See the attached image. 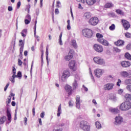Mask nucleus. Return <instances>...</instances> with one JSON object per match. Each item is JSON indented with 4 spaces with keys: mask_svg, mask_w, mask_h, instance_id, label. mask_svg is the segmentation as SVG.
I'll return each mask as SVG.
<instances>
[{
    "mask_svg": "<svg viewBox=\"0 0 131 131\" xmlns=\"http://www.w3.org/2000/svg\"><path fill=\"white\" fill-rule=\"evenodd\" d=\"M79 127L83 131H90V124L85 120H82L79 122Z\"/></svg>",
    "mask_w": 131,
    "mask_h": 131,
    "instance_id": "nucleus-1",
    "label": "nucleus"
},
{
    "mask_svg": "<svg viewBox=\"0 0 131 131\" xmlns=\"http://www.w3.org/2000/svg\"><path fill=\"white\" fill-rule=\"evenodd\" d=\"M119 109L123 112H126L131 109V102L125 101L122 102L120 106Z\"/></svg>",
    "mask_w": 131,
    "mask_h": 131,
    "instance_id": "nucleus-2",
    "label": "nucleus"
},
{
    "mask_svg": "<svg viewBox=\"0 0 131 131\" xmlns=\"http://www.w3.org/2000/svg\"><path fill=\"white\" fill-rule=\"evenodd\" d=\"M82 34L84 36L90 38L92 37L93 35V31L88 28H85L82 31Z\"/></svg>",
    "mask_w": 131,
    "mask_h": 131,
    "instance_id": "nucleus-3",
    "label": "nucleus"
},
{
    "mask_svg": "<svg viewBox=\"0 0 131 131\" xmlns=\"http://www.w3.org/2000/svg\"><path fill=\"white\" fill-rule=\"evenodd\" d=\"M93 60L95 63L98 65L103 66H105V60L100 57L96 56L93 58Z\"/></svg>",
    "mask_w": 131,
    "mask_h": 131,
    "instance_id": "nucleus-4",
    "label": "nucleus"
},
{
    "mask_svg": "<svg viewBox=\"0 0 131 131\" xmlns=\"http://www.w3.org/2000/svg\"><path fill=\"white\" fill-rule=\"evenodd\" d=\"M70 75L71 74L69 70L64 71L59 80L61 82H65L67 79L70 76Z\"/></svg>",
    "mask_w": 131,
    "mask_h": 131,
    "instance_id": "nucleus-5",
    "label": "nucleus"
},
{
    "mask_svg": "<svg viewBox=\"0 0 131 131\" xmlns=\"http://www.w3.org/2000/svg\"><path fill=\"white\" fill-rule=\"evenodd\" d=\"M89 23L93 26H96L99 23V19L97 17H94L90 18Z\"/></svg>",
    "mask_w": 131,
    "mask_h": 131,
    "instance_id": "nucleus-6",
    "label": "nucleus"
},
{
    "mask_svg": "<svg viewBox=\"0 0 131 131\" xmlns=\"http://www.w3.org/2000/svg\"><path fill=\"white\" fill-rule=\"evenodd\" d=\"M75 76V79L73 82L72 86L73 90H76L78 87V81L80 80V77L78 75H76Z\"/></svg>",
    "mask_w": 131,
    "mask_h": 131,
    "instance_id": "nucleus-7",
    "label": "nucleus"
},
{
    "mask_svg": "<svg viewBox=\"0 0 131 131\" xmlns=\"http://www.w3.org/2000/svg\"><path fill=\"white\" fill-rule=\"evenodd\" d=\"M94 49L95 51L98 53H102L103 51V46L102 45H99V44H95L94 45Z\"/></svg>",
    "mask_w": 131,
    "mask_h": 131,
    "instance_id": "nucleus-8",
    "label": "nucleus"
},
{
    "mask_svg": "<svg viewBox=\"0 0 131 131\" xmlns=\"http://www.w3.org/2000/svg\"><path fill=\"white\" fill-rule=\"evenodd\" d=\"M123 121V118L122 116L118 115L115 118V124L116 125L120 124Z\"/></svg>",
    "mask_w": 131,
    "mask_h": 131,
    "instance_id": "nucleus-9",
    "label": "nucleus"
},
{
    "mask_svg": "<svg viewBox=\"0 0 131 131\" xmlns=\"http://www.w3.org/2000/svg\"><path fill=\"white\" fill-rule=\"evenodd\" d=\"M103 72L104 70L100 69L95 70L94 71L95 76H96V77L100 78L102 75Z\"/></svg>",
    "mask_w": 131,
    "mask_h": 131,
    "instance_id": "nucleus-10",
    "label": "nucleus"
},
{
    "mask_svg": "<svg viewBox=\"0 0 131 131\" xmlns=\"http://www.w3.org/2000/svg\"><path fill=\"white\" fill-rule=\"evenodd\" d=\"M69 124V121L64 120L62 121V123L59 124V126L62 128H68Z\"/></svg>",
    "mask_w": 131,
    "mask_h": 131,
    "instance_id": "nucleus-11",
    "label": "nucleus"
},
{
    "mask_svg": "<svg viewBox=\"0 0 131 131\" xmlns=\"http://www.w3.org/2000/svg\"><path fill=\"white\" fill-rule=\"evenodd\" d=\"M122 23L125 30H127L130 27L129 23L126 20L122 19Z\"/></svg>",
    "mask_w": 131,
    "mask_h": 131,
    "instance_id": "nucleus-12",
    "label": "nucleus"
},
{
    "mask_svg": "<svg viewBox=\"0 0 131 131\" xmlns=\"http://www.w3.org/2000/svg\"><path fill=\"white\" fill-rule=\"evenodd\" d=\"M114 84L112 83H108L104 85V89L107 90V91H111V90H113Z\"/></svg>",
    "mask_w": 131,
    "mask_h": 131,
    "instance_id": "nucleus-13",
    "label": "nucleus"
},
{
    "mask_svg": "<svg viewBox=\"0 0 131 131\" xmlns=\"http://www.w3.org/2000/svg\"><path fill=\"white\" fill-rule=\"evenodd\" d=\"M97 41L105 46H108L109 45L108 41L104 38H97Z\"/></svg>",
    "mask_w": 131,
    "mask_h": 131,
    "instance_id": "nucleus-14",
    "label": "nucleus"
},
{
    "mask_svg": "<svg viewBox=\"0 0 131 131\" xmlns=\"http://www.w3.org/2000/svg\"><path fill=\"white\" fill-rule=\"evenodd\" d=\"M64 89H65V91H66V92L67 93H68L69 96H70L71 95H72V92H73V90L72 89L71 86H70V85H69L68 84H67L64 86Z\"/></svg>",
    "mask_w": 131,
    "mask_h": 131,
    "instance_id": "nucleus-15",
    "label": "nucleus"
},
{
    "mask_svg": "<svg viewBox=\"0 0 131 131\" xmlns=\"http://www.w3.org/2000/svg\"><path fill=\"white\" fill-rule=\"evenodd\" d=\"M73 50H70L68 55L66 56L64 58L65 60L69 61L73 57Z\"/></svg>",
    "mask_w": 131,
    "mask_h": 131,
    "instance_id": "nucleus-16",
    "label": "nucleus"
},
{
    "mask_svg": "<svg viewBox=\"0 0 131 131\" xmlns=\"http://www.w3.org/2000/svg\"><path fill=\"white\" fill-rule=\"evenodd\" d=\"M6 114L7 115V123L9 124L12 121V116L9 110H7V111H6Z\"/></svg>",
    "mask_w": 131,
    "mask_h": 131,
    "instance_id": "nucleus-17",
    "label": "nucleus"
},
{
    "mask_svg": "<svg viewBox=\"0 0 131 131\" xmlns=\"http://www.w3.org/2000/svg\"><path fill=\"white\" fill-rule=\"evenodd\" d=\"M76 62L75 60H71L70 61L69 66L70 69L75 71Z\"/></svg>",
    "mask_w": 131,
    "mask_h": 131,
    "instance_id": "nucleus-18",
    "label": "nucleus"
},
{
    "mask_svg": "<svg viewBox=\"0 0 131 131\" xmlns=\"http://www.w3.org/2000/svg\"><path fill=\"white\" fill-rule=\"evenodd\" d=\"M121 66L123 68H128L131 66V63L129 61H123L121 62Z\"/></svg>",
    "mask_w": 131,
    "mask_h": 131,
    "instance_id": "nucleus-19",
    "label": "nucleus"
},
{
    "mask_svg": "<svg viewBox=\"0 0 131 131\" xmlns=\"http://www.w3.org/2000/svg\"><path fill=\"white\" fill-rule=\"evenodd\" d=\"M119 75L121 77H127L129 76V73L126 71H121L119 72Z\"/></svg>",
    "mask_w": 131,
    "mask_h": 131,
    "instance_id": "nucleus-20",
    "label": "nucleus"
},
{
    "mask_svg": "<svg viewBox=\"0 0 131 131\" xmlns=\"http://www.w3.org/2000/svg\"><path fill=\"white\" fill-rule=\"evenodd\" d=\"M76 107L78 109L80 108V96L79 95L76 96Z\"/></svg>",
    "mask_w": 131,
    "mask_h": 131,
    "instance_id": "nucleus-21",
    "label": "nucleus"
},
{
    "mask_svg": "<svg viewBox=\"0 0 131 131\" xmlns=\"http://www.w3.org/2000/svg\"><path fill=\"white\" fill-rule=\"evenodd\" d=\"M125 42L122 40H118L117 42H115V44L118 47H121L124 45Z\"/></svg>",
    "mask_w": 131,
    "mask_h": 131,
    "instance_id": "nucleus-22",
    "label": "nucleus"
},
{
    "mask_svg": "<svg viewBox=\"0 0 131 131\" xmlns=\"http://www.w3.org/2000/svg\"><path fill=\"white\" fill-rule=\"evenodd\" d=\"M125 99L128 101V102H130L131 101V94H126L124 95Z\"/></svg>",
    "mask_w": 131,
    "mask_h": 131,
    "instance_id": "nucleus-23",
    "label": "nucleus"
},
{
    "mask_svg": "<svg viewBox=\"0 0 131 131\" xmlns=\"http://www.w3.org/2000/svg\"><path fill=\"white\" fill-rule=\"evenodd\" d=\"M109 111L112 113L117 114L119 113V110L117 108H109Z\"/></svg>",
    "mask_w": 131,
    "mask_h": 131,
    "instance_id": "nucleus-24",
    "label": "nucleus"
},
{
    "mask_svg": "<svg viewBox=\"0 0 131 131\" xmlns=\"http://www.w3.org/2000/svg\"><path fill=\"white\" fill-rule=\"evenodd\" d=\"M95 3H96V0H86V4L89 6H92Z\"/></svg>",
    "mask_w": 131,
    "mask_h": 131,
    "instance_id": "nucleus-25",
    "label": "nucleus"
},
{
    "mask_svg": "<svg viewBox=\"0 0 131 131\" xmlns=\"http://www.w3.org/2000/svg\"><path fill=\"white\" fill-rule=\"evenodd\" d=\"M91 13L89 12H86L84 14V17L86 19H90L91 18Z\"/></svg>",
    "mask_w": 131,
    "mask_h": 131,
    "instance_id": "nucleus-26",
    "label": "nucleus"
},
{
    "mask_svg": "<svg viewBox=\"0 0 131 131\" xmlns=\"http://www.w3.org/2000/svg\"><path fill=\"white\" fill-rule=\"evenodd\" d=\"M71 45L75 48L77 49L78 48L77 44L75 39H73L71 41Z\"/></svg>",
    "mask_w": 131,
    "mask_h": 131,
    "instance_id": "nucleus-27",
    "label": "nucleus"
},
{
    "mask_svg": "<svg viewBox=\"0 0 131 131\" xmlns=\"http://www.w3.org/2000/svg\"><path fill=\"white\" fill-rule=\"evenodd\" d=\"M61 113H62L61 105V104H60L58 107V110H57V117H60Z\"/></svg>",
    "mask_w": 131,
    "mask_h": 131,
    "instance_id": "nucleus-28",
    "label": "nucleus"
},
{
    "mask_svg": "<svg viewBox=\"0 0 131 131\" xmlns=\"http://www.w3.org/2000/svg\"><path fill=\"white\" fill-rule=\"evenodd\" d=\"M27 34V29H26L23 30L21 32V36H23V37H26Z\"/></svg>",
    "mask_w": 131,
    "mask_h": 131,
    "instance_id": "nucleus-29",
    "label": "nucleus"
},
{
    "mask_svg": "<svg viewBox=\"0 0 131 131\" xmlns=\"http://www.w3.org/2000/svg\"><path fill=\"white\" fill-rule=\"evenodd\" d=\"M6 117L3 116L0 118V125L3 124L6 120Z\"/></svg>",
    "mask_w": 131,
    "mask_h": 131,
    "instance_id": "nucleus-30",
    "label": "nucleus"
},
{
    "mask_svg": "<svg viewBox=\"0 0 131 131\" xmlns=\"http://www.w3.org/2000/svg\"><path fill=\"white\" fill-rule=\"evenodd\" d=\"M105 8H111L114 7V5L111 3H106L104 6Z\"/></svg>",
    "mask_w": 131,
    "mask_h": 131,
    "instance_id": "nucleus-31",
    "label": "nucleus"
},
{
    "mask_svg": "<svg viewBox=\"0 0 131 131\" xmlns=\"http://www.w3.org/2000/svg\"><path fill=\"white\" fill-rule=\"evenodd\" d=\"M95 126H96V128L98 129L102 128V125L99 121H96V122H95Z\"/></svg>",
    "mask_w": 131,
    "mask_h": 131,
    "instance_id": "nucleus-32",
    "label": "nucleus"
},
{
    "mask_svg": "<svg viewBox=\"0 0 131 131\" xmlns=\"http://www.w3.org/2000/svg\"><path fill=\"white\" fill-rule=\"evenodd\" d=\"M46 60H47V62L48 64H49V48L48 47H47L46 48Z\"/></svg>",
    "mask_w": 131,
    "mask_h": 131,
    "instance_id": "nucleus-33",
    "label": "nucleus"
},
{
    "mask_svg": "<svg viewBox=\"0 0 131 131\" xmlns=\"http://www.w3.org/2000/svg\"><path fill=\"white\" fill-rule=\"evenodd\" d=\"M15 78H16V75H12V77L9 78V80H10V81H11V83H14Z\"/></svg>",
    "mask_w": 131,
    "mask_h": 131,
    "instance_id": "nucleus-34",
    "label": "nucleus"
},
{
    "mask_svg": "<svg viewBox=\"0 0 131 131\" xmlns=\"http://www.w3.org/2000/svg\"><path fill=\"white\" fill-rule=\"evenodd\" d=\"M89 71H90V74L91 78V79H92V81H93L94 82H95V78H94V76H93V74H92V70H91V68L89 69Z\"/></svg>",
    "mask_w": 131,
    "mask_h": 131,
    "instance_id": "nucleus-35",
    "label": "nucleus"
},
{
    "mask_svg": "<svg viewBox=\"0 0 131 131\" xmlns=\"http://www.w3.org/2000/svg\"><path fill=\"white\" fill-rule=\"evenodd\" d=\"M124 56L127 59L131 60V55L129 53H126Z\"/></svg>",
    "mask_w": 131,
    "mask_h": 131,
    "instance_id": "nucleus-36",
    "label": "nucleus"
},
{
    "mask_svg": "<svg viewBox=\"0 0 131 131\" xmlns=\"http://www.w3.org/2000/svg\"><path fill=\"white\" fill-rule=\"evenodd\" d=\"M31 8V6L30 5V4L27 5L26 6V9H25V11H28V13H30V9Z\"/></svg>",
    "mask_w": 131,
    "mask_h": 131,
    "instance_id": "nucleus-37",
    "label": "nucleus"
},
{
    "mask_svg": "<svg viewBox=\"0 0 131 131\" xmlns=\"http://www.w3.org/2000/svg\"><path fill=\"white\" fill-rule=\"evenodd\" d=\"M16 77H18L19 79H20L22 77V74L20 71L17 72V75H16Z\"/></svg>",
    "mask_w": 131,
    "mask_h": 131,
    "instance_id": "nucleus-38",
    "label": "nucleus"
},
{
    "mask_svg": "<svg viewBox=\"0 0 131 131\" xmlns=\"http://www.w3.org/2000/svg\"><path fill=\"white\" fill-rule=\"evenodd\" d=\"M116 12L118 14H120V15H123L124 14V12L120 9H117L116 10Z\"/></svg>",
    "mask_w": 131,
    "mask_h": 131,
    "instance_id": "nucleus-39",
    "label": "nucleus"
},
{
    "mask_svg": "<svg viewBox=\"0 0 131 131\" xmlns=\"http://www.w3.org/2000/svg\"><path fill=\"white\" fill-rule=\"evenodd\" d=\"M62 33L61 32L60 33V34L59 35V43L60 45L62 46V39H61V38H62Z\"/></svg>",
    "mask_w": 131,
    "mask_h": 131,
    "instance_id": "nucleus-40",
    "label": "nucleus"
},
{
    "mask_svg": "<svg viewBox=\"0 0 131 131\" xmlns=\"http://www.w3.org/2000/svg\"><path fill=\"white\" fill-rule=\"evenodd\" d=\"M116 28V26L115 25V24H112L111 26H110L109 27V29L111 30V31H114L115 30Z\"/></svg>",
    "mask_w": 131,
    "mask_h": 131,
    "instance_id": "nucleus-41",
    "label": "nucleus"
},
{
    "mask_svg": "<svg viewBox=\"0 0 131 131\" xmlns=\"http://www.w3.org/2000/svg\"><path fill=\"white\" fill-rule=\"evenodd\" d=\"M96 37H97L98 39H103V35L99 33H96Z\"/></svg>",
    "mask_w": 131,
    "mask_h": 131,
    "instance_id": "nucleus-42",
    "label": "nucleus"
},
{
    "mask_svg": "<svg viewBox=\"0 0 131 131\" xmlns=\"http://www.w3.org/2000/svg\"><path fill=\"white\" fill-rule=\"evenodd\" d=\"M19 46L20 47H24V42H23V40L22 39H20L19 40Z\"/></svg>",
    "mask_w": 131,
    "mask_h": 131,
    "instance_id": "nucleus-43",
    "label": "nucleus"
},
{
    "mask_svg": "<svg viewBox=\"0 0 131 131\" xmlns=\"http://www.w3.org/2000/svg\"><path fill=\"white\" fill-rule=\"evenodd\" d=\"M111 99L113 101H116L117 97L115 95H112V96L111 97Z\"/></svg>",
    "mask_w": 131,
    "mask_h": 131,
    "instance_id": "nucleus-44",
    "label": "nucleus"
},
{
    "mask_svg": "<svg viewBox=\"0 0 131 131\" xmlns=\"http://www.w3.org/2000/svg\"><path fill=\"white\" fill-rule=\"evenodd\" d=\"M126 89L128 92L131 93V84L128 85L126 86Z\"/></svg>",
    "mask_w": 131,
    "mask_h": 131,
    "instance_id": "nucleus-45",
    "label": "nucleus"
},
{
    "mask_svg": "<svg viewBox=\"0 0 131 131\" xmlns=\"http://www.w3.org/2000/svg\"><path fill=\"white\" fill-rule=\"evenodd\" d=\"M124 83L126 84H131V79H126L124 81Z\"/></svg>",
    "mask_w": 131,
    "mask_h": 131,
    "instance_id": "nucleus-46",
    "label": "nucleus"
},
{
    "mask_svg": "<svg viewBox=\"0 0 131 131\" xmlns=\"http://www.w3.org/2000/svg\"><path fill=\"white\" fill-rule=\"evenodd\" d=\"M60 7H61V3L60 2V1H57L56 7L57 8H59Z\"/></svg>",
    "mask_w": 131,
    "mask_h": 131,
    "instance_id": "nucleus-47",
    "label": "nucleus"
},
{
    "mask_svg": "<svg viewBox=\"0 0 131 131\" xmlns=\"http://www.w3.org/2000/svg\"><path fill=\"white\" fill-rule=\"evenodd\" d=\"M122 83V81L120 79H118V81L117 82V85L120 86L121 84Z\"/></svg>",
    "mask_w": 131,
    "mask_h": 131,
    "instance_id": "nucleus-48",
    "label": "nucleus"
},
{
    "mask_svg": "<svg viewBox=\"0 0 131 131\" xmlns=\"http://www.w3.org/2000/svg\"><path fill=\"white\" fill-rule=\"evenodd\" d=\"M31 21V20H29L27 19H25V24L26 25H29Z\"/></svg>",
    "mask_w": 131,
    "mask_h": 131,
    "instance_id": "nucleus-49",
    "label": "nucleus"
},
{
    "mask_svg": "<svg viewBox=\"0 0 131 131\" xmlns=\"http://www.w3.org/2000/svg\"><path fill=\"white\" fill-rule=\"evenodd\" d=\"M20 6H21V2L20 1H19L17 3L16 8L17 9H19L20 8Z\"/></svg>",
    "mask_w": 131,
    "mask_h": 131,
    "instance_id": "nucleus-50",
    "label": "nucleus"
},
{
    "mask_svg": "<svg viewBox=\"0 0 131 131\" xmlns=\"http://www.w3.org/2000/svg\"><path fill=\"white\" fill-rule=\"evenodd\" d=\"M125 36L127 38H131V34L128 32L126 33Z\"/></svg>",
    "mask_w": 131,
    "mask_h": 131,
    "instance_id": "nucleus-51",
    "label": "nucleus"
},
{
    "mask_svg": "<svg viewBox=\"0 0 131 131\" xmlns=\"http://www.w3.org/2000/svg\"><path fill=\"white\" fill-rule=\"evenodd\" d=\"M25 19L31 20V17L29 14H27L25 17Z\"/></svg>",
    "mask_w": 131,
    "mask_h": 131,
    "instance_id": "nucleus-52",
    "label": "nucleus"
},
{
    "mask_svg": "<svg viewBox=\"0 0 131 131\" xmlns=\"http://www.w3.org/2000/svg\"><path fill=\"white\" fill-rule=\"evenodd\" d=\"M23 62L20 59H18L17 64L19 66H21L23 64Z\"/></svg>",
    "mask_w": 131,
    "mask_h": 131,
    "instance_id": "nucleus-53",
    "label": "nucleus"
},
{
    "mask_svg": "<svg viewBox=\"0 0 131 131\" xmlns=\"http://www.w3.org/2000/svg\"><path fill=\"white\" fill-rule=\"evenodd\" d=\"M123 90L122 89H119L118 91V94H119V95H122V94H123Z\"/></svg>",
    "mask_w": 131,
    "mask_h": 131,
    "instance_id": "nucleus-54",
    "label": "nucleus"
},
{
    "mask_svg": "<svg viewBox=\"0 0 131 131\" xmlns=\"http://www.w3.org/2000/svg\"><path fill=\"white\" fill-rule=\"evenodd\" d=\"M82 90L85 92H88V89L84 85L82 86Z\"/></svg>",
    "mask_w": 131,
    "mask_h": 131,
    "instance_id": "nucleus-55",
    "label": "nucleus"
},
{
    "mask_svg": "<svg viewBox=\"0 0 131 131\" xmlns=\"http://www.w3.org/2000/svg\"><path fill=\"white\" fill-rule=\"evenodd\" d=\"M78 9L82 10L83 9V7L81 6V4H78Z\"/></svg>",
    "mask_w": 131,
    "mask_h": 131,
    "instance_id": "nucleus-56",
    "label": "nucleus"
},
{
    "mask_svg": "<svg viewBox=\"0 0 131 131\" xmlns=\"http://www.w3.org/2000/svg\"><path fill=\"white\" fill-rule=\"evenodd\" d=\"M69 104L70 107H72L74 104V102L72 101V100H70L69 102Z\"/></svg>",
    "mask_w": 131,
    "mask_h": 131,
    "instance_id": "nucleus-57",
    "label": "nucleus"
},
{
    "mask_svg": "<svg viewBox=\"0 0 131 131\" xmlns=\"http://www.w3.org/2000/svg\"><path fill=\"white\" fill-rule=\"evenodd\" d=\"M10 85V83L8 82L7 83V84H6V86H5V87L4 88V91L6 92V91H7L8 86H9Z\"/></svg>",
    "mask_w": 131,
    "mask_h": 131,
    "instance_id": "nucleus-58",
    "label": "nucleus"
},
{
    "mask_svg": "<svg viewBox=\"0 0 131 131\" xmlns=\"http://www.w3.org/2000/svg\"><path fill=\"white\" fill-rule=\"evenodd\" d=\"M114 50L115 52H117V53H119L121 52V50L119 49V48H117V47H116L115 48H114Z\"/></svg>",
    "mask_w": 131,
    "mask_h": 131,
    "instance_id": "nucleus-59",
    "label": "nucleus"
},
{
    "mask_svg": "<svg viewBox=\"0 0 131 131\" xmlns=\"http://www.w3.org/2000/svg\"><path fill=\"white\" fill-rule=\"evenodd\" d=\"M45 116V112H42V113L40 114V117L41 118H43Z\"/></svg>",
    "mask_w": 131,
    "mask_h": 131,
    "instance_id": "nucleus-60",
    "label": "nucleus"
},
{
    "mask_svg": "<svg viewBox=\"0 0 131 131\" xmlns=\"http://www.w3.org/2000/svg\"><path fill=\"white\" fill-rule=\"evenodd\" d=\"M12 73H13V75H16V69L14 67H13Z\"/></svg>",
    "mask_w": 131,
    "mask_h": 131,
    "instance_id": "nucleus-61",
    "label": "nucleus"
},
{
    "mask_svg": "<svg viewBox=\"0 0 131 131\" xmlns=\"http://www.w3.org/2000/svg\"><path fill=\"white\" fill-rule=\"evenodd\" d=\"M53 131H62V128H55L53 129Z\"/></svg>",
    "mask_w": 131,
    "mask_h": 131,
    "instance_id": "nucleus-62",
    "label": "nucleus"
},
{
    "mask_svg": "<svg viewBox=\"0 0 131 131\" xmlns=\"http://www.w3.org/2000/svg\"><path fill=\"white\" fill-rule=\"evenodd\" d=\"M55 14H56V15H58V14H59V10H58V8L55 9Z\"/></svg>",
    "mask_w": 131,
    "mask_h": 131,
    "instance_id": "nucleus-63",
    "label": "nucleus"
},
{
    "mask_svg": "<svg viewBox=\"0 0 131 131\" xmlns=\"http://www.w3.org/2000/svg\"><path fill=\"white\" fill-rule=\"evenodd\" d=\"M8 11L11 12L13 10V7L12 6H8Z\"/></svg>",
    "mask_w": 131,
    "mask_h": 131,
    "instance_id": "nucleus-64",
    "label": "nucleus"
}]
</instances>
